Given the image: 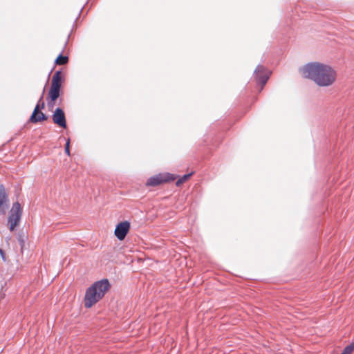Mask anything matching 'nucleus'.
Listing matches in <instances>:
<instances>
[{
    "instance_id": "nucleus-11",
    "label": "nucleus",
    "mask_w": 354,
    "mask_h": 354,
    "mask_svg": "<svg viewBox=\"0 0 354 354\" xmlns=\"http://www.w3.org/2000/svg\"><path fill=\"white\" fill-rule=\"evenodd\" d=\"M68 61V58L67 56H63L62 55H59L56 60H55V63L56 64H58V65H64V64H66Z\"/></svg>"
},
{
    "instance_id": "nucleus-4",
    "label": "nucleus",
    "mask_w": 354,
    "mask_h": 354,
    "mask_svg": "<svg viewBox=\"0 0 354 354\" xmlns=\"http://www.w3.org/2000/svg\"><path fill=\"white\" fill-rule=\"evenodd\" d=\"M61 87V72L57 71L53 76L51 81V86L49 91V97L51 101L56 100L59 95V90Z\"/></svg>"
},
{
    "instance_id": "nucleus-5",
    "label": "nucleus",
    "mask_w": 354,
    "mask_h": 354,
    "mask_svg": "<svg viewBox=\"0 0 354 354\" xmlns=\"http://www.w3.org/2000/svg\"><path fill=\"white\" fill-rule=\"evenodd\" d=\"M174 179L175 177L169 173L159 174L149 178L146 185L147 186H157L163 183L174 180Z\"/></svg>"
},
{
    "instance_id": "nucleus-9",
    "label": "nucleus",
    "mask_w": 354,
    "mask_h": 354,
    "mask_svg": "<svg viewBox=\"0 0 354 354\" xmlns=\"http://www.w3.org/2000/svg\"><path fill=\"white\" fill-rule=\"evenodd\" d=\"M8 199L3 185L0 186V215L4 214L8 207Z\"/></svg>"
},
{
    "instance_id": "nucleus-3",
    "label": "nucleus",
    "mask_w": 354,
    "mask_h": 354,
    "mask_svg": "<svg viewBox=\"0 0 354 354\" xmlns=\"http://www.w3.org/2000/svg\"><path fill=\"white\" fill-rule=\"evenodd\" d=\"M22 215V208L18 202L13 203L10 211L8 223L10 231H13L19 225Z\"/></svg>"
},
{
    "instance_id": "nucleus-15",
    "label": "nucleus",
    "mask_w": 354,
    "mask_h": 354,
    "mask_svg": "<svg viewBox=\"0 0 354 354\" xmlns=\"http://www.w3.org/2000/svg\"><path fill=\"white\" fill-rule=\"evenodd\" d=\"M65 152L68 156L71 155L70 153V139H68L65 145Z\"/></svg>"
},
{
    "instance_id": "nucleus-12",
    "label": "nucleus",
    "mask_w": 354,
    "mask_h": 354,
    "mask_svg": "<svg viewBox=\"0 0 354 354\" xmlns=\"http://www.w3.org/2000/svg\"><path fill=\"white\" fill-rule=\"evenodd\" d=\"M192 172L190 173V174H185L184 176H183L181 178H180L177 181H176V185L177 186H180L183 183H184L185 181H187L189 178L190 176L192 175Z\"/></svg>"
},
{
    "instance_id": "nucleus-13",
    "label": "nucleus",
    "mask_w": 354,
    "mask_h": 354,
    "mask_svg": "<svg viewBox=\"0 0 354 354\" xmlns=\"http://www.w3.org/2000/svg\"><path fill=\"white\" fill-rule=\"evenodd\" d=\"M354 351V346L351 344L348 345L341 354H351Z\"/></svg>"
},
{
    "instance_id": "nucleus-18",
    "label": "nucleus",
    "mask_w": 354,
    "mask_h": 354,
    "mask_svg": "<svg viewBox=\"0 0 354 354\" xmlns=\"http://www.w3.org/2000/svg\"><path fill=\"white\" fill-rule=\"evenodd\" d=\"M54 102L51 101L50 102L48 103V106H50V107H53L54 106Z\"/></svg>"
},
{
    "instance_id": "nucleus-14",
    "label": "nucleus",
    "mask_w": 354,
    "mask_h": 354,
    "mask_svg": "<svg viewBox=\"0 0 354 354\" xmlns=\"http://www.w3.org/2000/svg\"><path fill=\"white\" fill-rule=\"evenodd\" d=\"M354 351V346L351 344L348 345L341 354H351Z\"/></svg>"
},
{
    "instance_id": "nucleus-7",
    "label": "nucleus",
    "mask_w": 354,
    "mask_h": 354,
    "mask_svg": "<svg viewBox=\"0 0 354 354\" xmlns=\"http://www.w3.org/2000/svg\"><path fill=\"white\" fill-rule=\"evenodd\" d=\"M52 118L55 124L62 128L66 127L65 114L62 109L57 108L54 111Z\"/></svg>"
},
{
    "instance_id": "nucleus-1",
    "label": "nucleus",
    "mask_w": 354,
    "mask_h": 354,
    "mask_svg": "<svg viewBox=\"0 0 354 354\" xmlns=\"http://www.w3.org/2000/svg\"><path fill=\"white\" fill-rule=\"evenodd\" d=\"M299 71L303 77L322 87L333 85L337 79L336 71L330 65L319 62H309L300 67Z\"/></svg>"
},
{
    "instance_id": "nucleus-2",
    "label": "nucleus",
    "mask_w": 354,
    "mask_h": 354,
    "mask_svg": "<svg viewBox=\"0 0 354 354\" xmlns=\"http://www.w3.org/2000/svg\"><path fill=\"white\" fill-rule=\"evenodd\" d=\"M109 287L110 284L107 279L94 283L86 291L84 306L87 308L92 307L104 296Z\"/></svg>"
},
{
    "instance_id": "nucleus-17",
    "label": "nucleus",
    "mask_w": 354,
    "mask_h": 354,
    "mask_svg": "<svg viewBox=\"0 0 354 354\" xmlns=\"http://www.w3.org/2000/svg\"><path fill=\"white\" fill-rule=\"evenodd\" d=\"M0 255H1V258H2V259H3L4 261H6V257H5V254H4L3 251L1 249H0Z\"/></svg>"
},
{
    "instance_id": "nucleus-6",
    "label": "nucleus",
    "mask_w": 354,
    "mask_h": 354,
    "mask_svg": "<svg viewBox=\"0 0 354 354\" xmlns=\"http://www.w3.org/2000/svg\"><path fill=\"white\" fill-rule=\"evenodd\" d=\"M130 230V223L129 221H123L118 223L115 229V236L120 241H122Z\"/></svg>"
},
{
    "instance_id": "nucleus-10",
    "label": "nucleus",
    "mask_w": 354,
    "mask_h": 354,
    "mask_svg": "<svg viewBox=\"0 0 354 354\" xmlns=\"http://www.w3.org/2000/svg\"><path fill=\"white\" fill-rule=\"evenodd\" d=\"M39 104L36 105L33 111V113L30 118V120L33 123L47 120V116L42 112H39Z\"/></svg>"
},
{
    "instance_id": "nucleus-8",
    "label": "nucleus",
    "mask_w": 354,
    "mask_h": 354,
    "mask_svg": "<svg viewBox=\"0 0 354 354\" xmlns=\"http://www.w3.org/2000/svg\"><path fill=\"white\" fill-rule=\"evenodd\" d=\"M254 73L257 81L261 84L262 88L269 78L268 73L266 71L265 68L260 65L257 67Z\"/></svg>"
},
{
    "instance_id": "nucleus-16",
    "label": "nucleus",
    "mask_w": 354,
    "mask_h": 354,
    "mask_svg": "<svg viewBox=\"0 0 354 354\" xmlns=\"http://www.w3.org/2000/svg\"><path fill=\"white\" fill-rule=\"evenodd\" d=\"M43 93H44V90L43 91ZM43 95H44V93H42V95H41V97L39 98V101H38V103H37V104H39V109H44V106H45V103H44V102L43 101Z\"/></svg>"
}]
</instances>
